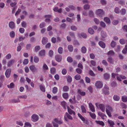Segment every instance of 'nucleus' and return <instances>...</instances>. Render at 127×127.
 <instances>
[{
  "label": "nucleus",
  "instance_id": "5fc2aeb1",
  "mask_svg": "<svg viewBox=\"0 0 127 127\" xmlns=\"http://www.w3.org/2000/svg\"><path fill=\"white\" fill-rule=\"evenodd\" d=\"M46 26L45 23L44 22H42L39 25V27L40 28H42Z\"/></svg>",
  "mask_w": 127,
  "mask_h": 127
},
{
  "label": "nucleus",
  "instance_id": "49530a36",
  "mask_svg": "<svg viewBox=\"0 0 127 127\" xmlns=\"http://www.w3.org/2000/svg\"><path fill=\"white\" fill-rule=\"evenodd\" d=\"M69 89V87L66 86H64L63 88V91L64 92H66Z\"/></svg>",
  "mask_w": 127,
  "mask_h": 127
},
{
  "label": "nucleus",
  "instance_id": "b1692460",
  "mask_svg": "<svg viewBox=\"0 0 127 127\" xmlns=\"http://www.w3.org/2000/svg\"><path fill=\"white\" fill-rule=\"evenodd\" d=\"M7 86L8 88L12 89L14 88L15 86L13 83L12 82L10 84L8 85Z\"/></svg>",
  "mask_w": 127,
  "mask_h": 127
},
{
  "label": "nucleus",
  "instance_id": "c756f323",
  "mask_svg": "<svg viewBox=\"0 0 127 127\" xmlns=\"http://www.w3.org/2000/svg\"><path fill=\"white\" fill-rule=\"evenodd\" d=\"M61 104L63 108L64 109H66V107L67 103L64 101H63L61 102Z\"/></svg>",
  "mask_w": 127,
  "mask_h": 127
},
{
  "label": "nucleus",
  "instance_id": "a18cd8bd",
  "mask_svg": "<svg viewBox=\"0 0 127 127\" xmlns=\"http://www.w3.org/2000/svg\"><path fill=\"white\" fill-rule=\"evenodd\" d=\"M14 61L12 60L10 61L8 63L7 65L8 67H10L14 63Z\"/></svg>",
  "mask_w": 127,
  "mask_h": 127
},
{
  "label": "nucleus",
  "instance_id": "aec40b11",
  "mask_svg": "<svg viewBox=\"0 0 127 127\" xmlns=\"http://www.w3.org/2000/svg\"><path fill=\"white\" fill-rule=\"evenodd\" d=\"M98 115L101 117V118L103 119H105V117H106L105 114L100 112H99L98 113Z\"/></svg>",
  "mask_w": 127,
  "mask_h": 127
},
{
  "label": "nucleus",
  "instance_id": "1a4fd4ad",
  "mask_svg": "<svg viewBox=\"0 0 127 127\" xmlns=\"http://www.w3.org/2000/svg\"><path fill=\"white\" fill-rule=\"evenodd\" d=\"M89 107L90 110L92 112H95V108L92 103H89Z\"/></svg>",
  "mask_w": 127,
  "mask_h": 127
},
{
  "label": "nucleus",
  "instance_id": "37998d69",
  "mask_svg": "<svg viewBox=\"0 0 127 127\" xmlns=\"http://www.w3.org/2000/svg\"><path fill=\"white\" fill-rule=\"evenodd\" d=\"M58 91V88L56 87H54L53 89L52 92L54 94H55L57 93Z\"/></svg>",
  "mask_w": 127,
  "mask_h": 127
},
{
  "label": "nucleus",
  "instance_id": "39448f33",
  "mask_svg": "<svg viewBox=\"0 0 127 127\" xmlns=\"http://www.w3.org/2000/svg\"><path fill=\"white\" fill-rule=\"evenodd\" d=\"M32 120L34 122L37 121L39 119V117L37 115L34 114L32 116Z\"/></svg>",
  "mask_w": 127,
  "mask_h": 127
},
{
  "label": "nucleus",
  "instance_id": "a878e982",
  "mask_svg": "<svg viewBox=\"0 0 127 127\" xmlns=\"http://www.w3.org/2000/svg\"><path fill=\"white\" fill-rule=\"evenodd\" d=\"M122 101L124 102H126L127 101V96L126 95H123L122 97Z\"/></svg>",
  "mask_w": 127,
  "mask_h": 127
},
{
  "label": "nucleus",
  "instance_id": "09e8293b",
  "mask_svg": "<svg viewBox=\"0 0 127 127\" xmlns=\"http://www.w3.org/2000/svg\"><path fill=\"white\" fill-rule=\"evenodd\" d=\"M108 122L110 125V126L111 127H113L114 125H115L114 123L112 121L108 120Z\"/></svg>",
  "mask_w": 127,
  "mask_h": 127
},
{
  "label": "nucleus",
  "instance_id": "680f3d73",
  "mask_svg": "<svg viewBox=\"0 0 127 127\" xmlns=\"http://www.w3.org/2000/svg\"><path fill=\"white\" fill-rule=\"evenodd\" d=\"M85 81L86 83H90L91 81V80L90 78L88 77H86L85 78Z\"/></svg>",
  "mask_w": 127,
  "mask_h": 127
},
{
  "label": "nucleus",
  "instance_id": "f03ea898",
  "mask_svg": "<svg viewBox=\"0 0 127 127\" xmlns=\"http://www.w3.org/2000/svg\"><path fill=\"white\" fill-rule=\"evenodd\" d=\"M96 14L101 18H102L104 16L105 14V12L103 10L101 9H98L96 11Z\"/></svg>",
  "mask_w": 127,
  "mask_h": 127
},
{
  "label": "nucleus",
  "instance_id": "423d86ee",
  "mask_svg": "<svg viewBox=\"0 0 127 127\" xmlns=\"http://www.w3.org/2000/svg\"><path fill=\"white\" fill-rule=\"evenodd\" d=\"M127 78L124 75H120L119 76L117 77V79L119 81H122L121 79L124 80Z\"/></svg>",
  "mask_w": 127,
  "mask_h": 127
},
{
  "label": "nucleus",
  "instance_id": "412c9836",
  "mask_svg": "<svg viewBox=\"0 0 127 127\" xmlns=\"http://www.w3.org/2000/svg\"><path fill=\"white\" fill-rule=\"evenodd\" d=\"M77 92L78 94H80L81 96H84L86 95V93L85 92L82 91L80 89L78 90Z\"/></svg>",
  "mask_w": 127,
  "mask_h": 127
},
{
  "label": "nucleus",
  "instance_id": "774afa93",
  "mask_svg": "<svg viewBox=\"0 0 127 127\" xmlns=\"http://www.w3.org/2000/svg\"><path fill=\"white\" fill-rule=\"evenodd\" d=\"M115 12L116 13H119L120 12V9L118 7H116L114 10Z\"/></svg>",
  "mask_w": 127,
  "mask_h": 127
},
{
  "label": "nucleus",
  "instance_id": "6e6552de",
  "mask_svg": "<svg viewBox=\"0 0 127 127\" xmlns=\"http://www.w3.org/2000/svg\"><path fill=\"white\" fill-rule=\"evenodd\" d=\"M67 111L69 114L70 115H72L73 114L74 115H75V112L73 111L72 110L69 106H67Z\"/></svg>",
  "mask_w": 127,
  "mask_h": 127
},
{
  "label": "nucleus",
  "instance_id": "0eeeda50",
  "mask_svg": "<svg viewBox=\"0 0 127 127\" xmlns=\"http://www.w3.org/2000/svg\"><path fill=\"white\" fill-rule=\"evenodd\" d=\"M51 17V16L50 15H45V17L46 18L45 20V21L48 23H49L51 21V20L49 18H50Z\"/></svg>",
  "mask_w": 127,
  "mask_h": 127
},
{
  "label": "nucleus",
  "instance_id": "864d4df0",
  "mask_svg": "<svg viewBox=\"0 0 127 127\" xmlns=\"http://www.w3.org/2000/svg\"><path fill=\"white\" fill-rule=\"evenodd\" d=\"M81 78V76L79 74H77L75 76V79L77 80H80Z\"/></svg>",
  "mask_w": 127,
  "mask_h": 127
},
{
  "label": "nucleus",
  "instance_id": "f257e3e1",
  "mask_svg": "<svg viewBox=\"0 0 127 127\" xmlns=\"http://www.w3.org/2000/svg\"><path fill=\"white\" fill-rule=\"evenodd\" d=\"M6 2L7 3H10V5L12 8V13L13 14L15 13L16 11V2L13 1L11 0H7Z\"/></svg>",
  "mask_w": 127,
  "mask_h": 127
},
{
  "label": "nucleus",
  "instance_id": "ea45409f",
  "mask_svg": "<svg viewBox=\"0 0 127 127\" xmlns=\"http://www.w3.org/2000/svg\"><path fill=\"white\" fill-rule=\"evenodd\" d=\"M87 51L86 48L85 46L82 47L81 48V52L83 53H86Z\"/></svg>",
  "mask_w": 127,
  "mask_h": 127
},
{
  "label": "nucleus",
  "instance_id": "a19ab883",
  "mask_svg": "<svg viewBox=\"0 0 127 127\" xmlns=\"http://www.w3.org/2000/svg\"><path fill=\"white\" fill-rule=\"evenodd\" d=\"M73 44L75 46H79L80 45L79 43L76 40L73 41Z\"/></svg>",
  "mask_w": 127,
  "mask_h": 127
},
{
  "label": "nucleus",
  "instance_id": "a211bd4d",
  "mask_svg": "<svg viewBox=\"0 0 127 127\" xmlns=\"http://www.w3.org/2000/svg\"><path fill=\"white\" fill-rule=\"evenodd\" d=\"M99 45L102 48H104L105 47L106 45L102 41H101L99 42Z\"/></svg>",
  "mask_w": 127,
  "mask_h": 127
},
{
  "label": "nucleus",
  "instance_id": "4c0bfd02",
  "mask_svg": "<svg viewBox=\"0 0 127 127\" xmlns=\"http://www.w3.org/2000/svg\"><path fill=\"white\" fill-rule=\"evenodd\" d=\"M106 110H108L109 111L112 112L113 111V109L109 105H107L106 106Z\"/></svg>",
  "mask_w": 127,
  "mask_h": 127
},
{
  "label": "nucleus",
  "instance_id": "e2e57ef3",
  "mask_svg": "<svg viewBox=\"0 0 127 127\" xmlns=\"http://www.w3.org/2000/svg\"><path fill=\"white\" fill-rule=\"evenodd\" d=\"M71 29L73 31H76L77 29L76 27L75 26H72L71 27Z\"/></svg>",
  "mask_w": 127,
  "mask_h": 127
},
{
  "label": "nucleus",
  "instance_id": "de8ad7c7",
  "mask_svg": "<svg viewBox=\"0 0 127 127\" xmlns=\"http://www.w3.org/2000/svg\"><path fill=\"white\" fill-rule=\"evenodd\" d=\"M64 99L67 98L68 97V95L67 93H64L62 95Z\"/></svg>",
  "mask_w": 127,
  "mask_h": 127
},
{
  "label": "nucleus",
  "instance_id": "393cba45",
  "mask_svg": "<svg viewBox=\"0 0 127 127\" xmlns=\"http://www.w3.org/2000/svg\"><path fill=\"white\" fill-rule=\"evenodd\" d=\"M90 114V116L93 119H95L96 118V115L94 113H92L91 112H88Z\"/></svg>",
  "mask_w": 127,
  "mask_h": 127
},
{
  "label": "nucleus",
  "instance_id": "6ab92c4d",
  "mask_svg": "<svg viewBox=\"0 0 127 127\" xmlns=\"http://www.w3.org/2000/svg\"><path fill=\"white\" fill-rule=\"evenodd\" d=\"M67 49L70 52H72L73 50V46L71 45H69L67 46Z\"/></svg>",
  "mask_w": 127,
  "mask_h": 127
},
{
  "label": "nucleus",
  "instance_id": "cd10ccee",
  "mask_svg": "<svg viewBox=\"0 0 127 127\" xmlns=\"http://www.w3.org/2000/svg\"><path fill=\"white\" fill-rule=\"evenodd\" d=\"M62 56H56L55 59L58 62H61L62 60Z\"/></svg>",
  "mask_w": 127,
  "mask_h": 127
},
{
  "label": "nucleus",
  "instance_id": "13d9d810",
  "mask_svg": "<svg viewBox=\"0 0 127 127\" xmlns=\"http://www.w3.org/2000/svg\"><path fill=\"white\" fill-rule=\"evenodd\" d=\"M82 69L81 68H77L76 69V70L78 73L80 74L82 72Z\"/></svg>",
  "mask_w": 127,
  "mask_h": 127
},
{
  "label": "nucleus",
  "instance_id": "5701e85b",
  "mask_svg": "<svg viewBox=\"0 0 127 127\" xmlns=\"http://www.w3.org/2000/svg\"><path fill=\"white\" fill-rule=\"evenodd\" d=\"M115 54L114 51L112 50H110L107 53V55H109L113 56Z\"/></svg>",
  "mask_w": 127,
  "mask_h": 127
},
{
  "label": "nucleus",
  "instance_id": "7c9ffc66",
  "mask_svg": "<svg viewBox=\"0 0 127 127\" xmlns=\"http://www.w3.org/2000/svg\"><path fill=\"white\" fill-rule=\"evenodd\" d=\"M95 122L96 124H99L102 126H104L105 125L103 121L96 120Z\"/></svg>",
  "mask_w": 127,
  "mask_h": 127
},
{
  "label": "nucleus",
  "instance_id": "20e7f679",
  "mask_svg": "<svg viewBox=\"0 0 127 127\" xmlns=\"http://www.w3.org/2000/svg\"><path fill=\"white\" fill-rule=\"evenodd\" d=\"M95 85L97 88H100L103 86V84L101 81H97L96 82Z\"/></svg>",
  "mask_w": 127,
  "mask_h": 127
},
{
  "label": "nucleus",
  "instance_id": "3c124183",
  "mask_svg": "<svg viewBox=\"0 0 127 127\" xmlns=\"http://www.w3.org/2000/svg\"><path fill=\"white\" fill-rule=\"evenodd\" d=\"M39 87L40 90L43 92H45V90L44 87L42 85H40L39 86Z\"/></svg>",
  "mask_w": 127,
  "mask_h": 127
},
{
  "label": "nucleus",
  "instance_id": "0e129e2a",
  "mask_svg": "<svg viewBox=\"0 0 127 127\" xmlns=\"http://www.w3.org/2000/svg\"><path fill=\"white\" fill-rule=\"evenodd\" d=\"M106 111L107 114L109 117H111L112 116L110 111H109L107 110H106Z\"/></svg>",
  "mask_w": 127,
  "mask_h": 127
},
{
  "label": "nucleus",
  "instance_id": "f704fd0d",
  "mask_svg": "<svg viewBox=\"0 0 127 127\" xmlns=\"http://www.w3.org/2000/svg\"><path fill=\"white\" fill-rule=\"evenodd\" d=\"M81 108L82 111V112L83 113H86L87 111L85 107L83 105H81Z\"/></svg>",
  "mask_w": 127,
  "mask_h": 127
},
{
  "label": "nucleus",
  "instance_id": "e433bc0d",
  "mask_svg": "<svg viewBox=\"0 0 127 127\" xmlns=\"http://www.w3.org/2000/svg\"><path fill=\"white\" fill-rule=\"evenodd\" d=\"M88 32L91 34H92L94 33V30L92 28H90L88 30Z\"/></svg>",
  "mask_w": 127,
  "mask_h": 127
},
{
  "label": "nucleus",
  "instance_id": "7ed1b4c3",
  "mask_svg": "<svg viewBox=\"0 0 127 127\" xmlns=\"http://www.w3.org/2000/svg\"><path fill=\"white\" fill-rule=\"evenodd\" d=\"M64 118L65 120L67 122L69 121L68 120H72L73 119L72 117L67 112L65 113Z\"/></svg>",
  "mask_w": 127,
  "mask_h": 127
},
{
  "label": "nucleus",
  "instance_id": "f8f14e48",
  "mask_svg": "<svg viewBox=\"0 0 127 127\" xmlns=\"http://www.w3.org/2000/svg\"><path fill=\"white\" fill-rule=\"evenodd\" d=\"M78 115L80 119L84 122V123H86L87 122V121L86 120L85 118L79 113L78 114Z\"/></svg>",
  "mask_w": 127,
  "mask_h": 127
},
{
  "label": "nucleus",
  "instance_id": "9b49d317",
  "mask_svg": "<svg viewBox=\"0 0 127 127\" xmlns=\"http://www.w3.org/2000/svg\"><path fill=\"white\" fill-rule=\"evenodd\" d=\"M78 115L80 119L84 122V123H86L87 122V121L86 120L85 118L79 113L78 114Z\"/></svg>",
  "mask_w": 127,
  "mask_h": 127
},
{
  "label": "nucleus",
  "instance_id": "58836bf2",
  "mask_svg": "<svg viewBox=\"0 0 127 127\" xmlns=\"http://www.w3.org/2000/svg\"><path fill=\"white\" fill-rule=\"evenodd\" d=\"M104 20L105 22L109 24L111 23L110 19L107 17H105L104 18Z\"/></svg>",
  "mask_w": 127,
  "mask_h": 127
},
{
  "label": "nucleus",
  "instance_id": "4d7b16f0",
  "mask_svg": "<svg viewBox=\"0 0 127 127\" xmlns=\"http://www.w3.org/2000/svg\"><path fill=\"white\" fill-rule=\"evenodd\" d=\"M39 59L38 57L35 56L34 57V61L35 63H37L39 61Z\"/></svg>",
  "mask_w": 127,
  "mask_h": 127
},
{
  "label": "nucleus",
  "instance_id": "72a5a7b5",
  "mask_svg": "<svg viewBox=\"0 0 127 127\" xmlns=\"http://www.w3.org/2000/svg\"><path fill=\"white\" fill-rule=\"evenodd\" d=\"M9 35L11 38H13L15 36V32L13 31L11 32H10Z\"/></svg>",
  "mask_w": 127,
  "mask_h": 127
},
{
  "label": "nucleus",
  "instance_id": "79ce46f5",
  "mask_svg": "<svg viewBox=\"0 0 127 127\" xmlns=\"http://www.w3.org/2000/svg\"><path fill=\"white\" fill-rule=\"evenodd\" d=\"M45 52L44 50H42L39 52V54L40 56H44L45 55Z\"/></svg>",
  "mask_w": 127,
  "mask_h": 127
},
{
  "label": "nucleus",
  "instance_id": "c03bdc74",
  "mask_svg": "<svg viewBox=\"0 0 127 127\" xmlns=\"http://www.w3.org/2000/svg\"><path fill=\"white\" fill-rule=\"evenodd\" d=\"M104 78L106 79H109L110 76V75L107 73H105L104 75Z\"/></svg>",
  "mask_w": 127,
  "mask_h": 127
},
{
  "label": "nucleus",
  "instance_id": "2f4dec72",
  "mask_svg": "<svg viewBox=\"0 0 127 127\" xmlns=\"http://www.w3.org/2000/svg\"><path fill=\"white\" fill-rule=\"evenodd\" d=\"M102 92L103 94L106 95H108L109 94V91L105 89H103Z\"/></svg>",
  "mask_w": 127,
  "mask_h": 127
},
{
  "label": "nucleus",
  "instance_id": "052dcab7",
  "mask_svg": "<svg viewBox=\"0 0 127 127\" xmlns=\"http://www.w3.org/2000/svg\"><path fill=\"white\" fill-rule=\"evenodd\" d=\"M90 8V6L88 4H86L84 6V8L85 10L89 9Z\"/></svg>",
  "mask_w": 127,
  "mask_h": 127
},
{
  "label": "nucleus",
  "instance_id": "9d476101",
  "mask_svg": "<svg viewBox=\"0 0 127 127\" xmlns=\"http://www.w3.org/2000/svg\"><path fill=\"white\" fill-rule=\"evenodd\" d=\"M15 24L13 22L11 21L9 23V26L11 29H13L15 28Z\"/></svg>",
  "mask_w": 127,
  "mask_h": 127
},
{
  "label": "nucleus",
  "instance_id": "f3484780",
  "mask_svg": "<svg viewBox=\"0 0 127 127\" xmlns=\"http://www.w3.org/2000/svg\"><path fill=\"white\" fill-rule=\"evenodd\" d=\"M48 41V39L46 37H44L42 38V43L43 45L45 44Z\"/></svg>",
  "mask_w": 127,
  "mask_h": 127
},
{
  "label": "nucleus",
  "instance_id": "338daca9",
  "mask_svg": "<svg viewBox=\"0 0 127 127\" xmlns=\"http://www.w3.org/2000/svg\"><path fill=\"white\" fill-rule=\"evenodd\" d=\"M16 124L21 126L23 125V124L22 122L19 120L16 122Z\"/></svg>",
  "mask_w": 127,
  "mask_h": 127
},
{
  "label": "nucleus",
  "instance_id": "bf43d9fd",
  "mask_svg": "<svg viewBox=\"0 0 127 127\" xmlns=\"http://www.w3.org/2000/svg\"><path fill=\"white\" fill-rule=\"evenodd\" d=\"M63 51V48L61 47H60L59 48L58 50V53L60 54H61L62 53Z\"/></svg>",
  "mask_w": 127,
  "mask_h": 127
},
{
  "label": "nucleus",
  "instance_id": "c85d7f7f",
  "mask_svg": "<svg viewBox=\"0 0 127 127\" xmlns=\"http://www.w3.org/2000/svg\"><path fill=\"white\" fill-rule=\"evenodd\" d=\"M89 15L90 17H94V13L92 10H89Z\"/></svg>",
  "mask_w": 127,
  "mask_h": 127
},
{
  "label": "nucleus",
  "instance_id": "8fccbe9b",
  "mask_svg": "<svg viewBox=\"0 0 127 127\" xmlns=\"http://www.w3.org/2000/svg\"><path fill=\"white\" fill-rule=\"evenodd\" d=\"M116 44V42L114 41H112L111 42V46L112 47L114 48Z\"/></svg>",
  "mask_w": 127,
  "mask_h": 127
},
{
  "label": "nucleus",
  "instance_id": "4be33fe9",
  "mask_svg": "<svg viewBox=\"0 0 127 127\" xmlns=\"http://www.w3.org/2000/svg\"><path fill=\"white\" fill-rule=\"evenodd\" d=\"M79 36L80 37H82L84 38H86L87 37V34L84 33H82L78 34Z\"/></svg>",
  "mask_w": 127,
  "mask_h": 127
},
{
  "label": "nucleus",
  "instance_id": "473e14b6",
  "mask_svg": "<svg viewBox=\"0 0 127 127\" xmlns=\"http://www.w3.org/2000/svg\"><path fill=\"white\" fill-rule=\"evenodd\" d=\"M51 73L52 74H55L56 71V69L54 67H53L50 69Z\"/></svg>",
  "mask_w": 127,
  "mask_h": 127
},
{
  "label": "nucleus",
  "instance_id": "4468645a",
  "mask_svg": "<svg viewBox=\"0 0 127 127\" xmlns=\"http://www.w3.org/2000/svg\"><path fill=\"white\" fill-rule=\"evenodd\" d=\"M11 69H8L6 70L5 72V75L7 78H8L9 77L11 73Z\"/></svg>",
  "mask_w": 127,
  "mask_h": 127
},
{
  "label": "nucleus",
  "instance_id": "6e6d98bb",
  "mask_svg": "<svg viewBox=\"0 0 127 127\" xmlns=\"http://www.w3.org/2000/svg\"><path fill=\"white\" fill-rule=\"evenodd\" d=\"M40 49V47L39 46H36L35 47L34 51L35 52H37Z\"/></svg>",
  "mask_w": 127,
  "mask_h": 127
},
{
  "label": "nucleus",
  "instance_id": "dca6fc26",
  "mask_svg": "<svg viewBox=\"0 0 127 127\" xmlns=\"http://www.w3.org/2000/svg\"><path fill=\"white\" fill-rule=\"evenodd\" d=\"M30 70L33 72H34L36 70V69L34 65H32L29 67Z\"/></svg>",
  "mask_w": 127,
  "mask_h": 127
},
{
  "label": "nucleus",
  "instance_id": "ddd939ff",
  "mask_svg": "<svg viewBox=\"0 0 127 127\" xmlns=\"http://www.w3.org/2000/svg\"><path fill=\"white\" fill-rule=\"evenodd\" d=\"M101 35L102 39L106 38L107 36V35L106 33L105 32L103 31H101Z\"/></svg>",
  "mask_w": 127,
  "mask_h": 127
},
{
  "label": "nucleus",
  "instance_id": "69168bd1",
  "mask_svg": "<svg viewBox=\"0 0 127 127\" xmlns=\"http://www.w3.org/2000/svg\"><path fill=\"white\" fill-rule=\"evenodd\" d=\"M120 43L122 44H124L125 43V40L124 39H121L119 41Z\"/></svg>",
  "mask_w": 127,
  "mask_h": 127
},
{
  "label": "nucleus",
  "instance_id": "603ef678",
  "mask_svg": "<svg viewBox=\"0 0 127 127\" xmlns=\"http://www.w3.org/2000/svg\"><path fill=\"white\" fill-rule=\"evenodd\" d=\"M67 60L68 62L69 63H72L73 62V59L70 56L68 57L67 58Z\"/></svg>",
  "mask_w": 127,
  "mask_h": 127
},
{
  "label": "nucleus",
  "instance_id": "bb28decb",
  "mask_svg": "<svg viewBox=\"0 0 127 127\" xmlns=\"http://www.w3.org/2000/svg\"><path fill=\"white\" fill-rule=\"evenodd\" d=\"M114 100L116 101H119L120 99V97L119 96L117 95H114L113 97Z\"/></svg>",
  "mask_w": 127,
  "mask_h": 127
},
{
  "label": "nucleus",
  "instance_id": "2eb2a0df",
  "mask_svg": "<svg viewBox=\"0 0 127 127\" xmlns=\"http://www.w3.org/2000/svg\"><path fill=\"white\" fill-rule=\"evenodd\" d=\"M99 108L102 112H104L105 107L104 105L102 104H100L99 105Z\"/></svg>",
  "mask_w": 127,
  "mask_h": 127
},
{
  "label": "nucleus",
  "instance_id": "c9c22d12",
  "mask_svg": "<svg viewBox=\"0 0 127 127\" xmlns=\"http://www.w3.org/2000/svg\"><path fill=\"white\" fill-rule=\"evenodd\" d=\"M67 82L70 83L72 81V78L71 76L68 75L66 78Z\"/></svg>",
  "mask_w": 127,
  "mask_h": 127
}]
</instances>
